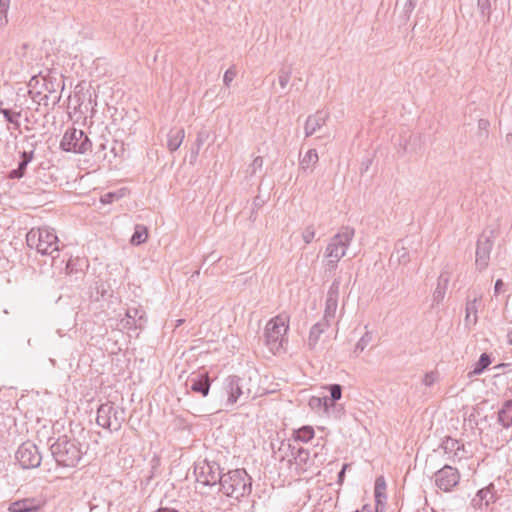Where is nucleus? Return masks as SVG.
<instances>
[{
  "mask_svg": "<svg viewBox=\"0 0 512 512\" xmlns=\"http://www.w3.org/2000/svg\"><path fill=\"white\" fill-rule=\"evenodd\" d=\"M498 421L505 428L512 426V400L503 403L498 411Z\"/></svg>",
  "mask_w": 512,
  "mask_h": 512,
  "instance_id": "a878e982",
  "label": "nucleus"
},
{
  "mask_svg": "<svg viewBox=\"0 0 512 512\" xmlns=\"http://www.w3.org/2000/svg\"><path fill=\"white\" fill-rule=\"evenodd\" d=\"M207 259H210L212 262H217L220 259V257L216 254H211L207 257Z\"/></svg>",
  "mask_w": 512,
  "mask_h": 512,
  "instance_id": "864d4df0",
  "label": "nucleus"
},
{
  "mask_svg": "<svg viewBox=\"0 0 512 512\" xmlns=\"http://www.w3.org/2000/svg\"><path fill=\"white\" fill-rule=\"evenodd\" d=\"M449 282H450V279H447V277L439 276L438 281H437V286H439V287L441 286V287L447 289Z\"/></svg>",
  "mask_w": 512,
  "mask_h": 512,
  "instance_id": "de8ad7c7",
  "label": "nucleus"
},
{
  "mask_svg": "<svg viewBox=\"0 0 512 512\" xmlns=\"http://www.w3.org/2000/svg\"><path fill=\"white\" fill-rule=\"evenodd\" d=\"M346 468H347V465L345 464V465L343 466V468L341 469V471L339 472V474H338V478H339V480H342V478L344 477V474H345V470H346Z\"/></svg>",
  "mask_w": 512,
  "mask_h": 512,
  "instance_id": "5fc2aeb1",
  "label": "nucleus"
},
{
  "mask_svg": "<svg viewBox=\"0 0 512 512\" xmlns=\"http://www.w3.org/2000/svg\"><path fill=\"white\" fill-rule=\"evenodd\" d=\"M389 262L391 265L407 264L409 262V252L407 248L403 245V241H399L395 245V249L390 256Z\"/></svg>",
  "mask_w": 512,
  "mask_h": 512,
  "instance_id": "393cba45",
  "label": "nucleus"
},
{
  "mask_svg": "<svg viewBox=\"0 0 512 512\" xmlns=\"http://www.w3.org/2000/svg\"><path fill=\"white\" fill-rule=\"evenodd\" d=\"M330 325L331 324L320 320L311 327L307 341V345L310 350H317L322 334Z\"/></svg>",
  "mask_w": 512,
  "mask_h": 512,
  "instance_id": "412c9836",
  "label": "nucleus"
},
{
  "mask_svg": "<svg viewBox=\"0 0 512 512\" xmlns=\"http://www.w3.org/2000/svg\"><path fill=\"white\" fill-rule=\"evenodd\" d=\"M460 473L458 469L444 465L434 474L435 485L443 492H450L459 484Z\"/></svg>",
  "mask_w": 512,
  "mask_h": 512,
  "instance_id": "9b49d317",
  "label": "nucleus"
},
{
  "mask_svg": "<svg viewBox=\"0 0 512 512\" xmlns=\"http://www.w3.org/2000/svg\"><path fill=\"white\" fill-rule=\"evenodd\" d=\"M354 235L355 230L346 226L329 240L324 252L326 266L329 270L336 269L338 262L346 255Z\"/></svg>",
  "mask_w": 512,
  "mask_h": 512,
  "instance_id": "7ed1b4c3",
  "label": "nucleus"
},
{
  "mask_svg": "<svg viewBox=\"0 0 512 512\" xmlns=\"http://www.w3.org/2000/svg\"><path fill=\"white\" fill-rule=\"evenodd\" d=\"M446 291L447 289L441 286H436L432 296L433 305H438L443 301L446 295Z\"/></svg>",
  "mask_w": 512,
  "mask_h": 512,
  "instance_id": "ea45409f",
  "label": "nucleus"
},
{
  "mask_svg": "<svg viewBox=\"0 0 512 512\" xmlns=\"http://www.w3.org/2000/svg\"><path fill=\"white\" fill-rule=\"evenodd\" d=\"M10 7V0H0V26H5L8 23V11Z\"/></svg>",
  "mask_w": 512,
  "mask_h": 512,
  "instance_id": "f704fd0d",
  "label": "nucleus"
},
{
  "mask_svg": "<svg viewBox=\"0 0 512 512\" xmlns=\"http://www.w3.org/2000/svg\"><path fill=\"white\" fill-rule=\"evenodd\" d=\"M477 7L480 11V14L483 17H487L489 20L490 18V9H491V2L490 0H477Z\"/></svg>",
  "mask_w": 512,
  "mask_h": 512,
  "instance_id": "58836bf2",
  "label": "nucleus"
},
{
  "mask_svg": "<svg viewBox=\"0 0 512 512\" xmlns=\"http://www.w3.org/2000/svg\"><path fill=\"white\" fill-rule=\"evenodd\" d=\"M197 487H217L221 480L222 472L220 466L214 461L203 460L196 463L194 467Z\"/></svg>",
  "mask_w": 512,
  "mask_h": 512,
  "instance_id": "0eeeda50",
  "label": "nucleus"
},
{
  "mask_svg": "<svg viewBox=\"0 0 512 512\" xmlns=\"http://www.w3.org/2000/svg\"><path fill=\"white\" fill-rule=\"evenodd\" d=\"M261 203H262V201H260V200H259V198H256V199L254 200V204H255L256 206H260V205H261Z\"/></svg>",
  "mask_w": 512,
  "mask_h": 512,
  "instance_id": "13d9d810",
  "label": "nucleus"
},
{
  "mask_svg": "<svg viewBox=\"0 0 512 512\" xmlns=\"http://www.w3.org/2000/svg\"><path fill=\"white\" fill-rule=\"evenodd\" d=\"M43 501L38 498H25L10 504L9 512H39Z\"/></svg>",
  "mask_w": 512,
  "mask_h": 512,
  "instance_id": "f3484780",
  "label": "nucleus"
},
{
  "mask_svg": "<svg viewBox=\"0 0 512 512\" xmlns=\"http://www.w3.org/2000/svg\"><path fill=\"white\" fill-rule=\"evenodd\" d=\"M508 343L512 345V330L508 332L507 334Z\"/></svg>",
  "mask_w": 512,
  "mask_h": 512,
  "instance_id": "4d7b16f0",
  "label": "nucleus"
},
{
  "mask_svg": "<svg viewBox=\"0 0 512 512\" xmlns=\"http://www.w3.org/2000/svg\"><path fill=\"white\" fill-rule=\"evenodd\" d=\"M218 490L226 496L240 499L251 492V477L244 469L230 470L222 474Z\"/></svg>",
  "mask_w": 512,
  "mask_h": 512,
  "instance_id": "f03ea898",
  "label": "nucleus"
},
{
  "mask_svg": "<svg viewBox=\"0 0 512 512\" xmlns=\"http://www.w3.org/2000/svg\"><path fill=\"white\" fill-rule=\"evenodd\" d=\"M477 301L478 298H474L472 301H468L466 304L465 321L468 324H476L477 322Z\"/></svg>",
  "mask_w": 512,
  "mask_h": 512,
  "instance_id": "c85d7f7f",
  "label": "nucleus"
},
{
  "mask_svg": "<svg viewBox=\"0 0 512 512\" xmlns=\"http://www.w3.org/2000/svg\"><path fill=\"white\" fill-rule=\"evenodd\" d=\"M48 99H49V98H48V95H45V97L42 99V100H45V103H44L45 105H48V102H47V101H48Z\"/></svg>",
  "mask_w": 512,
  "mask_h": 512,
  "instance_id": "052dcab7",
  "label": "nucleus"
},
{
  "mask_svg": "<svg viewBox=\"0 0 512 512\" xmlns=\"http://www.w3.org/2000/svg\"><path fill=\"white\" fill-rule=\"evenodd\" d=\"M210 133L208 130L202 129L197 133L195 145L201 148L202 145L209 139Z\"/></svg>",
  "mask_w": 512,
  "mask_h": 512,
  "instance_id": "a19ab883",
  "label": "nucleus"
},
{
  "mask_svg": "<svg viewBox=\"0 0 512 512\" xmlns=\"http://www.w3.org/2000/svg\"><path fill=\"white\" fill-rule=\"evenodd\" d=\"M263 163H264L263 158L261 156H257L253 160L252 164L249 166L250 175L252 176V175L256 174V172L258 170H261L263 167Z\"/></svg>",
  "mask_w": 512,
  "mask_h": 512,
  "instance_id": "79ce46f5",
  "label": "nucleus"
},
{
  "mask_svg": "<svg viewBox=\"0 0 512 512\" xmlns=\"http://www.w3.org/2000/svg\"><path fill=\"white\" fill-rule=\"evenodd\" d=\"M316 454L313 457L310 456V452L306 449L299 448L295 454H293L295 469L298 474L304 473L312 468L315 462Z\"/></svg>",
  "mask_w": 512,
  "mask_h": 512,
  "instance_id": "a211bd4d",
  "label": "nucleus"
},
{
  "mask_svg": "<svg viewBox=\"0 0 512 512\" xmlns=\"http://www.w3.org/2000/svg\"><path fill=\"white\" fill-rule=\"evenodd\" d=\"M155 512H179V511L176 509H173V508L161 507V508L157 509Z\"/></svg>",
  "mask_w": 512,
  "mask_h": 512,
  "instance_id": "603ef678",
  "label": "nucleus"
},
{
  "mask_svg": "<svg viewBox=\"0 0 512 512\" xmlns=\"http://www.w3.org/2000/svg\"><path fill=\"white\" fill-rule=\"evenodd\" d=\"M408 2H412L417 5L418 0H407Z\"/></svg>",
  "mask_w": 512,
  "mask_h": 512,
  "instance_id": "680f3d73",
  "label": "nucleus"
},
{
  "mask_svg": "<svg viewBox=\"0 0 512 512\" xmlns=\"http://www.w3.org/2000/svg\"><path fill=\"white\" fill-rule=\"evenodd\" d=\"M435 374L434 373H427L423 378V383L426 386H431L435 382Z\"/></svg>",
  "mask_w": 512,
  "mask_h": 512,
  "instance_id": "a18cd8bd",
  "label": "nucleus"
},
{
  "mask_svg": "<svg viewBox=\"0 0 512 512\" xmlns=\"http://www.w3.org/2000/svg\"><path fill=\"white\" fill-rule=\"evenodd\" d=\"M503 286V281L501 279L496 280L494 285V293L498 294Z\"/></svg>",
  "mask_w": 512,
  "mask_h": 512,
  "instance_id": "09e8293b",
  "label": "nucleus"
},
{
  "mask_svg": "<svg viewBox=\"0 0 512 512\" xmlns=\"http://www.w3.org/2000/svg\"><path fill=\"white\" fill-rule=\"evenodd\" d=\"M184 322L183 319H179L177 320V324H176V327H179L180 325H182V323Z\"/></svg>",
  "mask_w": 512,
  "mask_h": 512,
  "instance_id": "bf43d9fd",
  "label": "nucleus"
},
{
  "mask_svg": "<svg viewBox=\"0 0 512 512\" xmlns=\"http://www.w3.org/2000/svg\"><path fill=\"white\" fill-rule=\"evenodd\" d=\"M185 138V131L183 128H173L167 134V148L170 152L178 150Z\"/></svg>",
  "mask_w": 512,
  "mask_h": 512,
  "instance_id": "5701e85b",
  "label": "nucleus"
},
{
  "mask_svg": "<svg viewBox=\"0 0 512 512\" xmlns=\"http://www.w3.org/2000/svg\"><path fill=\"white\" fill-rule=\"evenodd\" d=\"M315 235L316 231L313 225L306 226L301 234L302 240L304 241L305 244H310L314 240Z\"/></svg>",
  "mask_w": 512,
  "mask_h": 512,
  "instance_id": "4c0bfd02",
  "label": "nucleus"
},
{
  "mask_svg": "<svg viewBox=\"0 0 512 512\" xmlns=\"http://www.w3.org/2000/svg\"><path fill=\"white\" fill-rule=\"evenodd\" d=\"M486 125V122H484L483 120L480 121V126H485Z\"/></svg>",
  "mask_w": 512,
  "mask_h": 512,
  "instance_id": "e2e57ef3",
  "label": "nucleus"
},
{
  "mask_svg": "<svg viewBox=\"0 0 512 512\" xmlns=\"http://www.w3.org/2000/svg\"><path fill=\"white\" fill-rule=\"evenodd\" d=\"M33 154H34L33 151H30V152L24 151L21 153V160L18 163V167L9 172L10 179H19L24 176L27 165L33 159Z\"/></svg>",
  "mask_w": 512,
  "mask_h": 512,
  "instance_id": "b1692460",
  "label": "nucleus"
},
{
  "mask_svg": "<svg viewBox=\"0 0 512 512\" xmlns=\"http://www.w3.org/2000/svg\"><path fill=\"white\" fill-rule=\"evenodd\" d=\"M416 7V4L412 3V2H408L406 0L405 4H404V13L407 17H409V15L412 13V11L415 9Z\"/></svg>",
  "mask_w": 512,
  "mask_h": 512,
  "instance_id": "49530a36",
  "label": "nucleus"
},
{
  "mask_svg": "<svg viewBox=\"0 0 512 512\" xmlns=\"http://www.w3.org/2000/svg\"><path fill=\"white\" fill-rule=\"evenodd\" d=\"M341 280L336 278L333 280L332 284L329 287L327 292L326 301H325V309L324 315L321 319L329 324L335 319L337 308H338V300L340 293Z\"/></svg>",
  "mask_w": 512,
  "mask_h": 512,
  "instance_id": "f8f14e48",
  "label": "nucleus"
},
{
  "mask_svg": "<svg viewBox=\"0 0 512 512\" xmlns=\"http://www.w3.org/2000/svg\"><path fill=\"white\" fill-rule=\"evenodd\" d=\"M125 421V410L111 402L101 404L97 410L96 422L99 426L112 431H119Z\"/></svg>",
  "mask_w": 512,
  "mask_h": 512,
  "instance_id": "423d86ee",
  "label": "nucleus"
},
{
  "mask_svg": "<svg viewBox=\"0 0 512 512\" xmlns=\"http://www.w3.org/2000/svg\"><path fill=\"white\" fill-rule=\"evenodd\" d=\"M291 74H292V69L290 67H282L279 70L278 82L282 89L287 87V85L290 81V78H291Z\"/></svg>",
  "mask_w": 512,
  "mask_h": 512,
  "instance_id": "72a5a7b5",
  "label": "nucleus"
},
{
  "mask_svg": "<svg viewBox=\"0 0 512 512\" xmlns=\"http://www.w3.org/2000/svg\"><path fill=\"white\" fill-rule=\"evenodd\" d=\"M495 501L494 485L490 484L487 487L480 489L475 497L472 499V506L476 509H482Z\"/></svg>",
  "mask_w": 512,
  "mask_h": 512,
  "instance_id": "6ab92c4d",
  "label": "nucleus"
},
{
  "mask_svg": "<svg viewBox=\"0 0 512 512\" xmlns=\"http://www.w3.org/2000/svg\"><path fill=\"white\" fill-rule=\"evenodd\" d=\"M491 363L490 356L486 353L481 354L479 360L475 363L473 370L470 372L473 375L481 374Z\"/></svg>",
  "mask_w": 512,
  "mask_h": 512,
  "instance_id": "c756f323",
  "label": "nucleus"
},
{
  "mask_svg": "<svg viewBox=\"0 0 512 512\" xmlns=\"http://www.w3.org/2000/svg\"><path fill=\"white\" fill-rule=\"evenodd\" d=\"M187 385L191 391L206 397L209 394L211 382L208 373L203 372L192 374L187 380Z\"/></svg>",
  "mask_w": 512,
  "mask_h": 512,
  "instance_id": "dca6fc26",
  "label": "nucleus"
},
{
  "mask_svg": "<svg viewBox=\"0 0 512 512\" xmlns=\"http://www.w3.org/2000/svg\"><path fill=\"white\" fill-rule=\"evenodd\" d=\"M50 451L56 463L63 467H75L83 456L81 444L67 435L60 436L52 443Z\"/></svg>",
  "mask_w": 512,
  "mask_h": 512,
  "instance_id": "f257e3e1",
  "label": "nucleus"
},
{
  "mask_svg": "<svg viewBox=\"0 0 512 512\" xmlns=\"http://www.w3.org/2000/svg\"><path fill=\"white\" fill-rule=\"evenodd\" d=\"M60 147L66 152L84 154L91 148V141L80 129L69 128L64 133Z\"/></svg>",
  "mask_w": 512,
  "mask_h": 512,
  "instance_id": "6e6552de",
  "label": "nucleus"
},
{
  "mask_svg": "<svg viewBox=\"0 0 512 512\" xmlns=\"http://www.w3.org/2000/svg\"><path fill=\"white\" fill-rule=\"evenodd\" d=\"M121 196L116 193V192H108L106 194H104L102 197H101V202L103 204H110L112 203L115 199H119Z\"/></svg>",
  "mask_w": 512,
  "mask_h": 512,
  "instance_id": "37998d69",
  "label": "nucleus"
},
{
  "mask_svg": "<svg viewBox=\"0 0 512 512\" xmlns=\"http://www.w3.org/2000/svg\"><path fill=\"white\" fill-rule=\"evenodd\" d=\"M1 114L5 118V120L14 125L15 128H19L20 122L19 119L21 117V112H13L9 109L1 111Z\"/></svg>",
  "mask_w": 512,
  "mask_h": 512,
  "instance_id": "473e14b6",
  "label": "nucleus"
},
{
  "mask_svg": "<svg viewBox=\"0 0 512 512\" xmlns=\"http://www.w3.org/2000/svg\"><path fill=\"white\" fill-rule=\"evenodd\" d=\"M223 391L227 396L226 406H232L242 397L248 398L250 395V390L245 389L244 380L236 375L224 380Z\"/></svg>",
  "mask_w": 512,
  "mask_h": 512,
  "instance_id": "1a4fd4ad",
  "label": "nucleus"
},
{
  "mask_svg": "<svg viewBox=\"0 0 512 512\" xmlns=\"http://www.w3.org/2000/svg\"><path fill=\"white\" fill-rule=\"evenodd\" d=\"M310 408L312 410H315V411H327L328 408H329V398L327 396H324V397H317V396H312L310 399H309V402H308Z\"/></svg>",
  "mask_w": 512,
  "mask_h": 512,
  "instance_id": "bb28decb",
  "label": "nucleus"
},
{
  "mask_svg": "<svg viewBox=\"0 0 512 512\" xmlns=\"http://www.w3.org/2000/svg\"><path fill=\"white\" fill-rule=\"evenodd\" d=\"M16 459L23 469H33L40 466L42 456L34 443L24 442L16 451Z\"/></svg>",
  "mask_w": 512,
  "mask_h": 512,
  "instance_id": "9d476101",
  "label": "nucleus"
},
{
  "mask_svg": "<svg viewBox=\"0 0 512 512\" xmlns=\"http://www.w3.org/2000/svg\"><path fill=\"white\" fill-rule=\"evenodd\" d=\"M439 276L440 277H447V279H450L451 272H450L449 267L448 266L444 267Z\"/></svg>",
  "mask_w": 512,
  "mask_h": 512,
  "instance_id": "8fccbe9b",
  "label": "nucleus"
},
{
  "mask_svg": "<svg viewBox=\"0 0 512 512\" xmlns=\"http://www.w3.org/2000/svg\"><path fill=\"white\" fill-rule=\"evenodd\" d=\"M328 118L327 112L318 111L313 115H310L305 123V136L309 137L319 130Z\"/></svg>",
  "mask_w": 512,
  "mask_h": 512,
  "instance_id": "aec40b11",
  "label": "nucleus"
},
{
  "mask_svg": "<svg viewBox=\"0 0 512 512\" xmlns=\"http://www.w3.org/2000/svg\"><path fill=\"white\" fill-rule=\"evenodd\" d=\"M148 231L147 228L143 225H136L135 231L130 239L131 244L140 245L147 240Z\"/></svg>",
  "mask_w": 512,
  "mask_h": 512,
  "instance_id": "cd10ccee",
  "label": "nucleus"
},
{
  "mask_svg": "<svg viewBox=\"0 0 512 512\" xmlns=\"http://www.w3.org/2000/svg\"><path fill=\"white\" fill-rule=\"evenodd\" d=\"M314 436V429L311 426H303L295 431V439L301 442H308Z\"/></svg>",
  "mask_w": 512,
  "mask_h": 512,
  "instance_id": "7c9ffc66",
  "label": "nucleus"
},
{
  "mask_svg": "<svg viewBox=\"0 0 512 512\" xmlns=\"http://www.w3.org/2000/svg\"><path fill=\"white\" fill-rule=\"evenodd\" d=\"M60 100V96L55 95L52 100V105L55 106Z\"/></svg>",
  "mask_w": 512,
  "mask_h": 512,
  "instance_id": "6e6d98bb",
  "label": "nucleus"
},
{
  "mask_svg": "<svg viewBox=\"0 0 512 512\" xmlns=\"http://www.w3.org/2000/svg\"><path fill=\"white\" fill-rule=\"evenodd\" d=\"M287 330V317L284 315H278L267 323L264 335L270 351L276 353L283 347Z\"/></svg>",
  "mask_w": 512,
  "mask_h": 512,
  "instance_id": "39448f33",
  "label": "nucleus"
},
{
  "mask_svg": "<svg viewBox=\"0 0 512 512\" xmlns=\"http://www.w3.org/2000/svg\"><path fill=\"white\" fill-rule=\"evenodd\" d=\"M439 448L446 455V460L448 461H460L467 456L464 445L451 437H446Z\"/></svg>",
  "mask_w": 512,
  "mask_h": 512,
  "instance_id": "ddd939ff",
  "label": "nucleus"
},
{
  "mask_svg": "<svg viewBox=\"0 0 512 512\" xmlns=\"http://www.w3.org/2000/svg\"><path fill=\"white\" fill-rule=\"evenodd\" d=\"M199 151H200V148H198V146H196V145L191 149V159L192 160H196V158L199 154Z\"/></svg>",
  "mask_w": 512,
  "mask_h": 512,
  "instance_id": "3c124183",
  "label": "nucleus"
},
{
  "mask_svg": "<svg viewBox=\"0 0 512 512\" xmlns=\"http://www.w3.org/2000/svg\"><path fill=\"white\" fill-rule=\"evenodd\" d=\"M493 242L488 236L482 235L477 241L475 264L479 270L485 269L489 264Z\"/></svg>",
  "mask_w": 512,
  "mask_h": 512,
  "instance_id": "4468645a",
  "label": "nucleus"
},
{
  "mask_svg": "<svg viewBox=\"0 0 512 512\" xmlns=\"http://www.w3.org/2000/svg\"><path fill=\"white\" fill-rule=\"evenodd\" d=\"M319 160L316 149H309L299 160V169L303 173H311Z\"/></svg>",
  "mask_w": 512,
  "mask_h": 512,
  "instance_id": "4be33fe9",
  "label": "nucleus"
},
{
  "mask_svg": "<svg viewBox=\"0 0 512 512\" xmlns=\"http://www.w3.org/2000/svg\"><path fill=\"white\" fill-rule=\"evenodd\" d=\"M144 311L138 307H130L126 310L125 318L121 319V327L129 331L142 329L144 322Z\"/></svg>",
  "mask_w": 512,
  "mask_h": 512,
  "instance_id": "2eb2a0df",
  "label": "nucleus"
},
{
  "mask_svg": "<svg viewBox=\"0 0 512 512\" xmlns=\"http://www.w3.org/2000/svg\"><path fill=\"white\" fill-rule=\"evenodd\" d=\"M330 398L329 404L332 405L333 402L341 399L342 396V387L339 384H332L329 386Z\"/></svg>",
  "mask_w": 512,
  "mask_h": 512,
  "instance_id": "e433bc0d",
  "label": "nucleus"
},
{
  "mask_svg": "<svg viewBox=\"0 0 512 512\" xmlns=\"http://www.w3.org/2000/svg\"><path fill=\"white\" fill-rule=\"evenodd\" d=\"M373 340V335L371 332L367 331L360 339L359 341L356 343L355 345V348H354V353L356 355H359L360 353H362L367 347L368 345L372 342Z\"/></svg>",
  "mask_w": 512,
  "mask_h": 512,
  "instance_id": "2f4dec72",
  "label": "nucleus"
},
{
  "mask_svg": "<svg viewBox=\"0 0 512 512\" xmlns=\"http://www.w3.org/2000/svg\"><path fill=\"white\" fill-rule=\"evenodd\" d=\"M236 76V72L232 69V68H229L228 70H226V72L224 73V76H223V82L225 84V86H230L231 82L234 80Z\"/></svg>",
  "mask_w": 512,
  "mask_h": 512,
  "instance_id": "c03bdc74",
  "label": "nucleus"
},
{
  "mask_svg": "<svg viewBox=\"0 0 512 512\" xmlns=\"http://www.w3.org/2000/svg\"><path fill=\"white\" fill-rule=\"evenodd\" d=\"M385 488H386V485H385L384 478L383 477L377 478L376 482H375V498H376L377 503L381 502L382 497L384 499L386 498V496L383 494V491L385 490Z\"/></svg>",
  "mask_w": 512,
  "mask_h": 512,
  "instance_id": "c9c22d12",
  "label": "nucleus"
},
{
  "mask_svg": "<svg viewBox=\"0 0 512 512\" xmlns=\"http://www.w3.org/2000/svg\"><path fill=\"white\" fill-rule=\"evenodd\" d=\"M27 245L41 255L51 256L59 251V239L54 229L49 227L32 228L26 235Z\"/></svg>",
  "mask_w": 512,
  "mask_h": 512,
  "instance_id": "20e7f679",
  "label": "nucleus"
}]
</instances>
